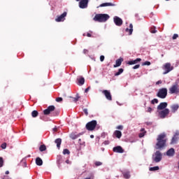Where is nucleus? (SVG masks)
<instances>
[{
    "label": "nucleus",
    "mask_w": 179,
    "mask_h": 179,
    "mask_svg": "<svg viewBox=\"0 0 179 179\" xmlns=\"http://www.w3.org/2000/svg\"><path fill=\"white\" fill-rule=\"evenodd\" d=\"M166 142L167 138H166V134L162 133L158 135L155 149H163V148H165Z\"/></svg>",
    "instance_id": "obj_1"
},
{
    "label": "nucleus",
    "mask_w": 179,
    "mask_h": 179,
    "mask_svg": "<svg viewBox=\"0 0 179 179\" xmlns=\"http://www.w3.org/2000/svg\"><path fill=\"white\" fill-rule=\"evenodd\" d=\"M108 19H110V15L108 14H96L94 17V22H99V23L107 22Z\"/></svg>",
    "instance_id": "obj_2"
},
{
    "label": "nucleus",
    "mask_w": 179,
    "mask_h": 179,
    "mask_svg": "<svg viewBox=\"0 0 179 179\" xmlns=\"http://www.w3.org/2000/svg\"><path fill=\"white\" fill-rule=\"evenodd\" d=\"M97 126V121L92 120L86 124L85 128L87 131H94L96 129V127Z\"/></svg>",
    "instance_id": "obj_3"
},
{
    "label": "nucleus",
    "mask_w": 179,
    "mask_h": 179,
    "mask_svg": "<svg viewBox=\"0 0 179 179\" xmlns=\"http://www.w3.org/2000/svg\"><path fill=\"white\" fill-rule=\"evenodd\" d=\"M162 159H163V155H162L160 151H156L152 155V160L155 163H159V162H162Z\"/></svg>",
    "instance_id": "obj_4"
},
{
    "label": "nucleus",
    "mask_w": 179,
    "mask_h": 179,
    "mask_svg": "<svg viewBox=\"0 0 179 179\" xmlns=\"http://www.w3.org/2000/svg\"><path fill=\"white\" fill-rule=\"evenodd\" d=\"M157 96L159 97V99H166V97H167V88L159 89Z\"/></svg>",
    "instance_id": "obj_5"
},
{
    "label": "nucleus",
    "mask_w": 179,
    "mask_h": 179,
    "mask_svg": "<svg viewBox=\"0 0 179 179\" xmlns=\"http://www.w3.org/2000/svg\"><path fill=\"white\" fill-rule=\"evenodd\" d=\"M169 93H171V94H177L179 93V87L178 83H176L169 88Z\"/></svg>",
    "instance_id": "obj_6"
},
{
    "label": "nucleus",
    "mask_w": 179,
    "mask_h": 179,
    "mask_svg": "<svg viewBox=\"0 0 179 179\" xmlns=\"http://www.w3.org/2000/svg\"><path fill=\"white\" fill-rule=\"evenodd\" d=\"M163 69H164V75H166V73H169V72H171L174 69V67L171 66V64L170 63H166L164 65Z\"/></svg>",
    "instance_id": "obj_7"
},
{
    "label": "nucleus",
    "mask_w": 179,
    "mask_h": 179,
    "mask_svg": "<svg viewBox=\"0 0 179 179\" xmlns=\"http://www.w3.org/2000/svg\"><path fill=\"white\" fill-rule=\"evenodd\" d=\"M52 111H55V106H49L47 109L43 110L44 115H50Z\"/></svg>",
    "instance_id": "obj_8"
},
{
    "label": "nucleus",
    "mask_w": 179,
    "mask_h": 179,
    "mask_svg": "<svg viewBox=\"0 0 179 179\" xmlns=\"http://www.w3.org/2000/svg\"><path fill=\"white\" fill-rule=\"evenodd\" d=\"M169 114H170V110H169V108H165L159 112V116L162 119L166 118V115Z\"/></svg>",
    "instance_id": "obj_9"
},
{
    "label": "nucleus",
    "mask_w": 179,
    "mask_h": 179,
    "mask_svg": "<svg viewBox=\"0 0 179 179\" xmlns=\"http://www.w3.org/2000/svg\"><path fill=\"white\" fill-rule=\"evenodd\" d=\"M103 94H104L106 99L109 101L113 100V96H111V92L107 90H104L102 91Z\"/></svg>",
    "instance_id": "obj_10"
},
{
    "label": "nucleus",
    "mask_w": 179,
    "mask_h": 179,
    "mask_svg": "<svg viewBox=\"0 0 179 179\" xmlns=\"http://www.w3.org/2000/svg\"><path fill=\"white\" fill-rule=\"evenodd\" d=\"M67 14L68 13L66 12H64L61 15H59L57 18H55V22H64V20H65V17H66Z\"/></svg>",
    "instance_id": "obj_11"
},
{
    "label": "nucleus",
    "mask_w": 179,
    "mask_h": 179,
    "mask_svg": "<svg viewBox=\"0 0 179 179\" xmlns=\"http://www.w3.org/2000/svg\"><path fill=\"white\" fill-rule=\"evenodd\" d=\"M87 3H89V0H81L79 2V6L81 9H85L87 8Z\"/></svg>",
    "instance_id": "obj_12"
},
{
    "label": "nucleus",
    "mask_w": 179,
    "mask_h": 179,
    "mask_svg": "<svg viewBox=\"0 0 179 179\" xmlns=\"http://www.w3.org/2000/svg\"><path fill=\"white\" fill-rule=\"evenodd\" d=\"M113 20L116 26H122L123 21L122 19H121L120 17H114Z\"/></svg>",
    "instance_id": "obj_13"
},
{
    "label": "nucleus",
    "mask_w": 179,
    "mask_h": 179,
    "mask_svg": "<svg viewBox=\"0 0 179 179\" xmlns=\"http://www.w3.org/2000/svg\"><path fill=\"white\" fill-rule=\"evenodd\" d=\"M178 136H179V131H176L175 133V135L171 139V144L174 145V143H177V141H178Z\"/></svg>",
    "instance_id": "obj_14"
},
{
    "label": "nucleus",
    "mask_w": 179,
    "mask_h": 179,
    "mask_svg": "<svg viewBox=\"0 0 179 179\" xmlns=\"http://www.w3.org/2000/svg\"><path fill=\"white\" fill-rule=\"evenodd\" d=\"M113 152L115 153H124V149H122V147L117 145L113 148Z\"/></svg>",
    "instance_id": "obj_15"
},
{
    "label": "nucleus",
    "mask_w": 179,
    "mask_h": 179,
    "mask_svg": "<svg viewBox=\"0 0 179 179\" xmlns=\"http://www.w3.org/2000/svg\"><path fill=\"white\" fill-rule=\"evenodd\" d=\"M124 61V59L122 57H120L116 60L115 64L113 65L114 68H118V66H121V64H122V62Z\"/></svg>",
    "instance_id": "obj_16"
},
{
    "label": "nucleus",
    "mask_w": 179,
    "mask_h": 179,
    "mask_svg": "<svg viewBox=\"0 0 179 179\" xmlns=\"http://www.w3.org/2000/svg\"><path fill=\"white\" fill-rule=\"evenodd\" d=\"M167 107V103L166 102H162L159 103V105L157 106V110H166V108Z\"/></svg>",
    "instance_id": "obj_17"
},
{
    "label": "nucleus",
    "mask_w": 179,
    "mask_h": 179,
    "mask_svg": "<svg viewBox=\"0 0 179 179\" xmlns=\"http://www.w3.org/2000/svg\"><path fill=\"white\" fill-rule=\"evenodd\" d=\"M126 33H129V36H131L132 34V32L134 31V25L132 24H129V28H127L125 29Z\"/></svg>",
    "instance_id": "obj_18"
},
{
    "label": "nucleus",
    "mask_w": 179,
    "mask_h": 179,
    "mask_svg": "<svg viewBox=\"0 0 179 179\" xmlns=\"http://www.w3.org/2000/svg\"><path fill=\"white\" fill-rule=\"evenodd\" d=\"M179 108L178 104H173L171 106V113H176Z\"/></svg>",
    "instance_id": "obj_19"
},
{
    "label": "nucleus",
    "mask_w": 179,
    "mask_h": 179,
    "mask_svg": "<svg viewBox=\"0 0 179 179\" xmlns=\"http://www.w3.org/2000/svg\"><path fill=\"white\" fill-rule=\"evenodd\" d=\"M77 81L78 85H79L80 86L85 85V78L83 77H79L78 78H77Z\"/></svg>",
    "instance_id": "obj_20"
},
{
    "label": "nucleus",
    "mask_w": 179,
    "mask_h": 179,
    "mask_svg": "<svg viewBox=\"0 0 179 179\" xmlns=\"http://www.w3.org/2000/svg\"><path fill=\"white\" fill-rule=\"evenodd\" d=\"M113 135H115L117 139H120L121 136H122V133L120 130H116L114 131Z\"/></svg>",
    "instance_id": "obj_21"
},
{
    "label": "nucleus",
    "mask_w": 179,
    "mask_h": 179,
    "mask_svg": "<svg viewBox=\"0 0 179 179\" xmlns=\"http://www.w3.org/2000/svg\"><path fill=\"white\" fill-rule=\"evenodd\" d=\"M80 135H82V134H76V133H71L70 134V138L71 139H73V140L78 139V138H79Z\"/></svg>",
    "instance_id": "obj_22"
},
{
    "label": "nucleus",
    "mask_w": 179,
    "mask_h": 179,
    "mask_svg": "<svg viewBox=\"0 0 179 179\" xmlns=\"http://www.w3.org/2000/svg\"><path fill=\"white\" fill-rule=\"evenodd\" d=\"M174 153H176L174 148H171L166 152L167 156H174Z\"/></svg>",
    "instance_id": "obj_23"
},
{
    "label": "nucleus",
    "mask_w": 179,
    "mask_h": 179,
    "mask_svg": "<svg viewBox=\"0 0 179 179\" xmlns=\"http://www.w3.org/2000/svg\"><path fill=\"white\" fill-rule=\"evenodd\" d=\"M99 6L100 8H103L104 6H115V4L113 3H103Z\"/></svg>",
    "instance_id": "obj_24"
},
{
    "label": "nucleus",
    "mask_w": 179,
    "mask_h": 179,
    "mask_svg": "<svg viewBox=\"0 0 179 179\" xmlns=\"http://www.w3.org/2000/svg\"><path fill=\"white\" fill-rule=\"evenodd\" d=\"M55 143L57 144V148L59 149V148H61V143H62V139L57 138Z\"/></svg>",
    "instance_id": "obj_25"
},
{
    "label": "nucleus",
    "mask_w": 179,
    "mask_h": 179,
    "mask_svg": "<svg viewBox=\"0 0 179 179\" xmlns=\"http://www.w3.org/2000/svg\"><path fill=\"white\" fill-rule=\"evenodd\" d=\"M36 166H43V159H41L40 157H36Z\"/></svg>",
    "instance_id": "obj_26"
},
{
    "label": "nucleus",
    "mask_w": 179,
    "mask_h": 179,
    "mask_svg": "<svg viewBox=\"0 0 179 179\" xmlns=\"http://www.w3.org/2000/svg\"><path fill=\"white\" fill-rule=\"evenodd\" d=\"M122 174H123L124 178H126V179L131 178V174L129 171L123 172Z\"/></svg>",
    "instance_id": "obj_27"
},
{
    "label": "nucleus",
    "mask_w": 179,
    "mask_h": 179,
    "mask_svg": "<svg viewBox=\"0 0 179 179\" xmlns=\"http://www.w3.org/2000/svg\"><path fill=\"white\" fill-rule=\"evenodd\" d=\"M39 150L40 152H45V150H47V147L45 146V145H41L40 147H39Z\"/></svg>",
    "instance_id": "obj_28"
},
{
    "label": "nucleus",
    "mask_w": 179,
    "mask_h": 179,
    "mask_svg": "<svg viewBox=\"0 0 179 179\" xmlns=\"http://www.w3.org/2000/svg\"><path fill=\"white\" fill-rule=\"evenodd\" d=\"M122 72H124V69H120L118 71L115 73V76H120Z\"/></svg>",
    "instance_id": "obj_29"
},
{
    "label": "nucleus",
    "mask_w": 179,
    "mask_h": 179,
    "mask_svg": "<svg viewBox=\"0 0 179 179\" xmlns=\"http://www.w3.org/2000/svg\"><path fill=\"white\" fill-rule=\"evenodd\" d=\"M31 115L33 118H36V117L38 116V112L37 110H34L31 112Z\"/></svg>",
    "instance_id": "obj_30"
},
{
    "label": "nucleus",
    "mask_w": 179,
    "mask_h": 179,
    "mask_svg": "<svg viewBox=\"0 0 179 179\" xmlns=\"http://www.w3.org/2000/svg\"><path fill=\"white\" fill-rule=\"evenodd\" d=\"M150 33H152V34L157 33V30H156L155 27H151L150 29Z\"/></svg>",
    "instance_id": "obj_31"
},
{
    "label": "nucleus",
    "mask_w": 179,
    "mask_h": 179,
    "mask_svg": "<svg viewBox=\"0 0 179 179\" xmlns=\"http://www.w3.org/2000/svg\"><path fill=\"white\" fill-rule=\"evenodd\" d=\"M159 166H154L150 168V171H157L159 170Z\"/></svg>",
    "instance_id": "obj_32"
},
{
    "label": "nucleus",
    "mask_w": 179,
    "mask_h": 179,
    "mask_svg": "<svg viewBox=\"0 0 179 179\" xmlns=\"http://www.w3.org/2000/svg\"><path fill=\"white\" fill-rule=\"evenodd\" d=\"M63 155H71V152L69 150L66 148L63 150Z\"/></svg>",
    "instance_id": "obj_33"
},
{
    "label": "nucleus",
    "mask_w": 179,
    "mask_h": 179,
    "mask_svg": "<svg viewBox=\"0 0 179 179\" xmlns=\"http://www.w3.org/2000/svg\"><path fill=\"white\" fill-rule=\"evenodd\" d=\"M80 99V96H79L78 94H76V97L73 98V101L76 103V101H79V99Z\"/></svg>",
    "instance_id": "obj_34"
},
{
    "label": "nucleus",
    "mask_w": 179,
    "mask_h": 179,
    "mask_svg": "<svg viewBox=\"0 0 179 179\" xmlns=\"http://www.w3.org/2000/svg\"><path fill=\"white\" fill-rule=\"evenodd\" d=\"M159 103V100L157 99H154L151 101V104H157Z\"/></svg>",
    "instance_id": "obj_35"
},
{
    "label": "nucleus",
    "mask_w": 179,
    "mask_h": 179,
    "mask_svg": "<svg viewBox=\"0 0 179 179\" xmlns=\"http://www.w3.org/2000/svg\"><path fill=\"white\" fill-rule=\"evenodd\" d=\"M59 112L56 111V112H53L52 113H51V117H57V115H59Z\"/></svg>",
    "instance_id": "obj_36"
},
{
    "label": "nucleus",
    "mask_w": 179,
    "mask_h": 179,
    "mask_svg": "<svg viewBox=\"0 0 179 179\" xmlns=\"http://www.w3.org/2000/svg\"><path fill=\"white\" fill-rule=\"evenodd\" d=\"M0 167H3V158L0 157Z\"/></svg>",
    "instance_id": "obj_37"
},
{
    "label": "nucleus",
    "mask_w": 179,
    "mask_h": 179,
    "mask_svg": "<svg viewBox=\"0 0 179 179\" xmlns=\"http://www.w3.org/2000/svg\"><path fill=\"white\" fill-rule=\"evenodd\" d=\"M133 61H134V64H138V62H141V61H142V59L137 58V59H136L135 60H133Z\"/></svg>",
    "instance_id": "obj_38"
},
{
    "label": "nucleus",
    "mask_w": 179,
    "mask_h": 179,
    "mask_svg": "<svg viewBox=\"0 0 179 179\" xmlns=\"http://www.w3.org/2000/svg\"><path fill=\"white\" fill-rule=\"evenodd\" d=\"M94 164H95L96 167H99V166H101L103 164V163L101 162H96L94 163Z\"/></svg>",
    "instance_id": "obj_39"
},
{
    "label": "nucleus",
    "mask_w": 179,
    "mask_h": 179,
    "mask_svg": "<svg viewBox=\"0 0 179 179\" xmlns=\"http://www.w3.org/2000/svg\"><path fill=\"white\" fill-rule=\"evenodd\" d=\"M145 134H146V131H143L142 133H140L138 136L139 138H143L145 136Z\"/></svg>",
    "instance_id": "obj_40"
},
{
    "label": "nucleus",
    "mask_w": 179,
    "mask_h": 179,
    "mask_svg": "<svg viewBox=\"0 0 179 179\" xmlns=\"http://www.w3.org/2000/svg\"><path fill=\"white\" fill-rule=\"evenodd\" d=\"M62 100H63L62 97H57V98H56V101L57 103H61V101H62Z\"/></svg>",
    "instance_id": "obj_41"
},
{
    "label": "nucleus",
    "mask_w": 179,
    "mask_h": 179,
    "mask_svg": "<svg viewBox=\"0 0 179 179\" xmlns=\"http://www.w3.org/2000/svg\"><path fill=\"white\" fill-rule=\"evenodd\" d=\"M92 34H93V31H90V32L87 33V37H92Z\"/></svg>",
    "instance_id": "obj_42"
},
{
    "label": "nucleus",
    "mask_w": 179,
    "mask_h": 179,
    "mask_svg": "<svg viewBox=\"0 0 179 179\" xmlns=\"http://www.w3.org/2000/svg\"><path fill=\"white\" fill-rule=\"evenodd\" d=\"M172 38L173 40H176V38H178V34H173Z\"/></svg>",
    "instance_id": "obj_43"
},
{
    "label": "nucleus",
    "mask_w": 179,
    "mask_h": 179,
    "mask_svg": "<svg viewBox=\"0 0 179 179\" xmlns=\"http://www.w3.org/2000/svg\"><path fill=\"white\" fill-rule=\"evenodd\" d=\"M152 111H153V109L152 108L150 107L147 108V110H146L147 113H152Z\"/></svg>",
    "instance_id": "obj_44"
},
{
    "label": "nucleus",
    "mask_w": 179,
    "mask_h": 179,
    "mask_svg": "<svg viewBox=\"0 0 179 179\" xmlns=\"http://www.w3.org/2000/svg\"><path fill=\"white\" fill-rule=\"evenodd\" d=\"M1 149H6V143H3L1 145Z\"/></svg>",
    "instance_id": "obj_45"
},
{
    "label": "nucleus",
    "mask_w": 179,
    "mask_h": 179,
    "mask_svg": "<svg viewBox=\"0 0 179 179\" xmlns=\"http://www.w3.org/2000/svg\"><path fill=\"white\" fill-rule=\"evenodd\" d=\"M117 129H120V131H122V129H124V126L119 125L117 127Z\"/></svg>",
    "instance_id": "obj_46"
},
{
    "label": "nucleus",
    "mask_w": 179,
    "mask_h": 179,
    "mask_svg": "<svg viewBox=\"0 0 179 179\" xmlns=\"http://www.w3.org/2000/svg\"><path fill=\"white\" fill-rule=\"evenodd\" d=\"M83 112L85 114V115H89V113L87 112V108L83 109Z\"/></svg>",
    "instance_id": "obj_47"
},
{
    "label": "nucleus",
    "mask_w": 179,
    "mask_h": 179,
    "mask_svg": "<svg viewBox=\"0 0 179 179\" xmlns=\"http://www.w3.org/2000/svg\"><path fill=\"white\" fill-rule=\"evenodd\" d=\"M129 65H135L134 62V60H131V61H129L127 63Z\"/></svg>",
    "instance_id": "obj_48"
},
{
    "label": "nucleus",
    "mask_w": 179,
    "mask_h": 179,
    "mask_svg": "<svg viewBox=\"0 0 179 179\" xmlns=\"http://www.w3.org/2000/svg\"><path fill=\"white\" fill-rule=\"evenodd\" d=\"M100 61H101V62H103V61H104V55L100 56Z\"/></svg>",
    "instance_id": "obj_49"
},
{
    "label": "nucleus",
    "mask_w": 179,
    "mask_h": 179,
    "mask_svg": "<svg viewBox=\"0 0 179 179\" xmlns=\"http://www.w3.org/2000/svg\"><path fill=\"white\" fill-rule=\"evenodd\" d=\"M140 66H141V65H139V64L135 65V66L133 67V69H138Z\"/></svg>",
    "instance_id": "obj_50"
},
{
    "label": "nucleus",
    "mask_w": 179,
    "mask_h": 179,
    "mask_svg": "<svg viewBox=\"0 0 179 179\" xmlns=\"http://www.w3.org/2000/svg\"><path fill=\"white\" fill-rule=\"evenodd\" d=\"M143 65H148V66H149V65H150V62H145L143 63Z\"/></svg>",
    "instance_id": "obj_51"
},
{
    "label": "nucleus",
    "mask_w": 179,
    "mask_h": 179,
    "mask_svg": "<svg viewBox=\"0 0 179 179\" xmlns=\"http://www.w3.org/2000/svg\"><path fill=\"white\" fill-rule=\"evenodd\" d=\"M84 54H87V52H89V51L86 49H84Z\"/></svg>",
    "instance_id": "obj_52"
},
{
    "label": "nucleus",
    "mask_w": 179,
    "mask_h": 179,
    "mask_svg": "<svg viewBox=\"0 0 179 179\" xmlns=\"http://www.w3.org/2000/svg\"><path fill=\"white\" fill-rule=\"evenodd\" d=\"M53 131H54V132H57V131H58V129H57V127H55V128L53 129Z\"/></svg>",
    "instance_id": "obj_53"
},
{
    "label": "nucleus",
    "mask_w": 179,
    "mask_h": 179,
    "mask_svg": "<svg viewBox=\"0 0 179 179\" xmlns=\"http://www.w3.org/2000/svg\"><path fill=\"white\" fill-rule=\"evenodd\" d=\"M159 83H162V80H159L156 83V85H159Z\"/></svg>",
    "instance_id": "obj_54"
},
{
    "label": "nucleus",
    "mask_w": 179,
    "mask_h": 179,
    "mask_svg": "<svg viewBox=\"0 0 179 179\" xmlns=\"http://www.w3.org/2000/svg\"><path fill=\"white\" fill-rule=\"evenodd\" d=\"M66 163L67 164H69V163H70L69 159L66 160Z\"/></svg>",
    "instance_id": "obj_55"
},
{
    "label": "nucleus",
    "mask_w": 179,
    "mask_h": 179,
    "mask_svg": "<svg viewBox=\"0 0 179 179\" xmlns=\"http://www.w3.org/2000/svg\"><path fill=\"white\" fill-rule=\"evenodd\" d=\"M89 91V87L85 89V93Z\"/></svg>",
    "instance_id": "obj_56"
},
{
    "label": "nucleus",
    "mask_w": 179,
    "mask_h": 179,
    "mask_svg": "<svg viewBox=\"0 0 179 179\" xmlns=\"http://www.w3.org/2000/svg\"><path fill=\"white\" fill-rule=\"evenodd\" d=\"M90 138H91L92 139H93V138H94V135H91V136H90Z\"/></svg>",
    "instance_id": "obj_57"
},
{
    "label": "nucleus",
    "mask_w": 179,
    "mask_h": 179,
    "mask_svg": "<svg viewBox=\"0 0 179 179\" xmlns=\"http://www.w3.org/2000/svg\"><path fill=\"white\" fill-rule=\"evenodd\" d=\"M6 175L9 174V171H6L5 173Z\"/></svg>",
    "instance_id": "obj_58"
},
{
    "label": "nucleus",
    "mask_w": 179,
    "mask_h": 179,
    "mask_svg": "<svg viewBox=\"0 0 179 179\" xmlns=\"http://www.w3.org/2000/svg\"><path fill=\"white\" fill-rule=\"evenodd\" d=\"M83 36L85 37V36H87V34H83Z\"/></svg>",
    "instance_id": "obj_59"
},
{
    "label": "nucleus",
    "mask_w": 179,
    "mask_h": 179,
    "mask_svg": "<svg viewBox=\"0 0 179 179\" xmlns=\"http://www.w3.org/2000/svg\"><path fill=\"white\" fill-rule=\"evenodd\" d=\"M141 131H145V129H141Z\"/></svg>",
    "instance_id": "obj_60"
},
{
    "label": "nucleus",
    "mask_w": 179,
    "mask_h": 179,
    "mask_svg": "<svg viewBox=\"0 0 179 179\" xmlns=\"http://www.w3.org/2000/svg\"><path fill=\"white\" fill-rule=\"evenodd\" d=\"M77 2H79V1H80V0H76Z\"/></svg>",
    "instance_id": "obj_61"
},
{
    "label": "nucleus",
    "mask_w": 179,
    "mask_h": 179,
    "mask_svg": "<svg viewBox=\"0 0 179 179\" xmlns=\"http://www.w3.org/2000/svg\"><path fill=\"white\" fill-rule=\"evenodd\" d=\"M166 1H170V0H166Z\"/></svg>",
    "instance_id": "obj_62"
}]
</instances>
